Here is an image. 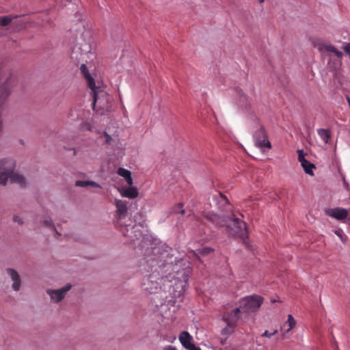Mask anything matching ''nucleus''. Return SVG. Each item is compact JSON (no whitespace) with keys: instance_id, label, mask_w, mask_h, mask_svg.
<instances>
[{"instance_id":"obj_1","label":"nucleus","mask_w":350,"mask_h":350,"mask_svg":"<svg viewBox=\"0 0 350 350\" xmlns=\"http://www.w3.org/2000/svg\"><path fill=\"white\" fill-rule=\"evenodd\" d=\"M178 264L175 265L166 264L159 270L152 271L148 276L145 277L142 284V290L147 293H157L162 288L164 291H170V288L176 286L183 289L187 284L191 273L189 267L180 270ZM180 290L179 292H181Z\"/></svg>"},{"instance_id":"obj_2","label":"nucleus","mask_w":350,"mask_h":350,"mask_svg":"<svg viewBox=\"0 0 350 350\" xmlns=\"http://www.w3.org/2000/svg\"><path fill=\"white\" fill-rule=\"evenodd\" d=\"M16 161L12 158L0 159V185L6 186L8 183L18 184L21 187L27 186L25 178L15 171Z\"/></svg>"},{"instance_id":"obj_3","label":"nucleus","mask_w":350,"mask_h":350,"mask_svg":"<svg viewBox=\"0 0 350 350\" xmlns=\"http://www.w3.org/2000/svg\"><path fill=\"white\" fill-rule=\"evenodd\" d=\"M93 92V109L100 115L111 110L113 98L104 90L95 85Z\"/></svg>"},{"instance_id":"obj_4","label":"nucleus","mask_w":350,"mask_h":350,"mask_svg":"<svg viewBox=\"0 0 350 350\" xmlns=\"http://www.w3.org/2000/svg\"><path fill=\"white\" fill-rule=\"evenodd\" d=\"M232 216V215L227 224L226 231L231 236L244 239L247 237V234L246 224L241 219L233 217Z\"/></svg>"},{"instance_id":"obj_5","label":"nucleus","mask_w":350,"mask_h":350,"mask_svg":"<svg viewBox=\"0 0 350 350\" xmlns=\"http://www.w3.org/2000/svg\"><path fill=\"white\" fill-rule=\"evenodd\" d=\"M231 215L232 214H217L210 211L203 213L204 217L217 228L226 227Z\"/></svg>"},{"instance_id":"obj_6","label":"nucleus","mask_w":350,"mask_h":350,"mask_svg":"<svg viewBox=\"0 0 350 350\" xmlns=\"http://www.w3.org/2000/svg\"><path fill=\"white\" fill-rule=\"evenodd\" d=\"M72 288V284H66L64 286L59 289H46V292L50 297L51 301L57 304L62 301L66 297V293Z\"/></svg>"},{"instance_id":"obj_7","label":"nucleus","mask_w":350,"mask_h":350,"mask_svg":"<svg viewBox=\"0 0 350 350\" xmlns=\"http://www.w3.org/2000/svg\"><path fill=\"white\" fill-rule=\"evenodd\" d=\"M262 302V298L258 295H252L244 299L241 310L245 312L256 311L260 308Z\"/></svg>"},{"instance_id":"obj_8","label":"nucleus","mask_w":350,"mask_h":350,"mask_svg":"<svg viewBox=\"0 0 350 350\" xmlns=\"http://www.w3.org/2000/svg\"><path fill=\"white\" fill-rule=\"evenodd\" d=\"M314 47L323 55L327 54L331 56L332 54L335 55L338 58L341 59L343 53L338 51L334 46L323 42H317Z\"/></svg>"},{"instance_id":"obj_9","label":"nucleus","mask_w":350,"mask_h":350,"mask_svg":"<svg viewBox=\"0 0 350 350\" xmlns=\"http://www.w3.org/2000/svg\"><path fill=\"white\" fill-rule=\"evenodd\" d=\"M254 138L256 146L259 148L267 147L271 148V145L267 139V135L263 126L260 125V128L256 131Z\"/></svg>"},{"instance_id":"obj_10","label":"nucleus","mask_w":350,"mask_h":350,"mask_svg":"<svg viewBox=\"0 0 350 350\" xmlns=\"http://www.w3.org/2000/svg\"><path fill=\"white\" fill-rule=\"evenodd\" d=\"M5 271L13 282L12 284V289L14 291H18L21 289L22 284V280L19 273L12 268H7Z\"/></svg>"},{"instance_id":"obj_11","label":"nucleus","mask_w":350,"mask_h":350,"mask_svg":"<svg viewBox=\"0 0 350 350\" xmlns=\"http://www.w3.org/2000/svg\"><path fill=\"white\" fill-rule=\"evenodd\" d=\"M241 312V308H237L232 310L229 313H225L223 315L222 319L226 324L230 326H235L237 322L239 319V313Z\"/></svg>"},{"instance_id":"obj_12","label":"nucleus","mask_w":350,"mask_h":350,"mask_svg":"<svg viewBox=\"0 0 350 350\" xmlns=\"http://www.w3.org/2000/svg\"><path fill=\"white\" fill-rule=\"evenodd\" d=\"M327 215L338 220H342L347 217V211L344 208H329L325 211Z\"/></svg>"},{"instance_id":"obj_13","label":"nucleus","mask_w":350,"mask_h":350,"mask_svg":"<svg viewBox=\"0 0 350 350\" xmlns=\"http://www.w3.org/2000/svg\"><path fill=\"white\" fill-rule=\"evenodd\" d=\"M215 198L217 202L219 208H220L221 211H227L228 210H230V202L226 198V196H224L223 193H219L218 195L215 197Z\"/></svg>"},{"instance_id":"obj_14","label":"nucleus","mask_w":350,"mask_h":350,"mask_svg":"<svg viewBox=\"0 0 350 350\" xmlns=\"http://www.w3.org/2000/svg\"><path fill=\"white\" fill-rule=\"evenodd\" d=\"M115 204L117 207V213L118 215V218L121 219L122 217H124L128 211V202L121 200H116Z\"/></svg>"},{"instance_id":"obj_15","label":"nucleus","mask_w":350,"mask_h":350,"mask_svg":"<svg viewBox=\"0 0 350 350\" xmlns=\"http://www.w3.org/2000/svg\"><path fill=\"white\" fill-rule=\"evenodd\" d=\"M192 336L187 331H183L180 334L179 340L181 345L187 349H189L191 346H193Z\"/></svg>"},{"instance_id":"obj_16","label":"nucleus","mask_w":350,"mask_h":350,"mask_svg":"<svg viewBox=\"0 0 350 350\" xmlns=\"http://www.w3.org/2000/svg\"><path fill=\"white\" fill-rule=\"evenodd\" d=\"M80 70L81 73L83 75L85 78L87 80L88 87L91 90H94L95 88V83L94 79L92 77V76L89 74L88 68L85 64H82L80 67Z\"/></svg>"},{"instance_id":"obj_17","label":"nucleus","mask_w":350,"mask_h":350,"mask_svg":"<svg viewBox=\"0 0 350 350\" xmlns=\"http://www.w3.org/2000/svg\"><path fill=\"white\" fill-rule=\"evenodd\" d=\"M120 192L123 197L129 198H135L138 196L137 188L132 187V185L127 188H122Z\"/></svg>"},{"instance_id":"obj_18","label":"nucleus","mask_w":350,"mask_h":350,"mask_svg":"<svg viewBox=\"0 0 350 350\" xmlns=\"http://www.w3.org/2000/svg\"><path fill=\"white\" fill-rule=\"evenodd\" d=\"M117 173L119 176L124 178L126 184L129 186H131L133 185V178L131 176V173L129 170L123 167H120L118 168Z\"/></svg>"},{"instance_id":"obj_19","label":"nucleus","mask_w":350,"mask_h":350,"mask_svg":"<svg viewBox=\"0 0 350 350\" xmlns=\"http://www.w3.org/2000/svg\"><path fill=\"white\" fill-rule=\"evenodd\" d=\"M54 223L52 220V219L49 216L44 217L40 221V225L38 226V228L40 227H47L50 229L54 228Z\"/></svg>"},{"instance_id":"obj_20","label":"nucleus","mask_w":350,"mask_h":350,"mask_svg":"<svg viewBox=\"0 0 350 350\" xmlns=\"http://www.w3.org/2000/svg\"><path fill=\"white\" fill-rule=\"evenodd\" d=\"M75 185L76 187H86L88 186L93 187H100V185L97 183L92 180H77Z\"/></svg>"},{"instance_id":"obj_21","label":"nucleus","mask_w":350,"mask_h":350,"mask_svg":"<svg viewBox=\"0 0 350 350\" xmlns=\"http://www.w3.org/2000/svg\"><path fill=\"white\" fill-rule=\"evenodd\" d=\"M317 133L325 143L327 144L329 142V140L331 138L329 130L325 129H317Z\"/></svg>"},{"instance_id":"obj_22","label":"nucleus","mask_w":350,"mask_h":350,"mask_svg":"<svg viewBox=\"0 0 350 350\" xmlns=\"http://www.w3.org/2000/svg\"><path fill=\"white\" fill-rule=\"evenodd\" d=\"M306 174L313 176L314 173L312 170L315 168V165L308 161H306V163L301 164Z\"/></svg>"},{"instance_id":"obj_23","label":"nucleus","mask_w":350,"mask_h":350,"mask_svg":"<svg viewBox=\"0 0 350 350\" xmlns=\"http://www.w3.org/2000/svg\"><path fill=\"white\" fill-rule=\"evenodd\" d=\"M17 18V16H0V26L5 27L8 25L14 18Z\"/></svg>"},{"instance_id":"obj_24","label":"nucleus","mask_w":350,"mask_h":350,"mask_svg":"<svg viewBox=\"0 0 350 350\" xmlns=\"http://www.w3.org/2000/svg\"><path fill=\"white\" fill-rule=\"evenodd\" d=\"M286 323L288 325V328L286 329V332H288L295 326L296 321L291 314H288V319Z\"/></svg>"},{"instance_id":"obj_25","label":"nucleus","mask_w":350,"mask_h":350,"mask_svg":"<svg viewBox=\"0 0 350 350\" xmlns=\"http://www.w3.org/2000/svg\"><path fill=\"white\" fill-rule=\"evenodd\" d=\"M298 154V160L300 162L301 164L302 163H306V159H305L306 154L304 153L303 150H297Z\"/></svg>"},{"instance_id":"obj_26","label":"nucleus","mask_w":350,"mask_h":350,"mask_svg":"<svg viewBox=\"0 0 350 350\" xmlns=\"http://www.w3.org/2000/svg\"><path fill=\"white\" fill-rule=\"evenodd\" d=\"M183 204L182 203L177 204L173 209L175 213H180L183 215L185 212V209L183 208Z\"/></svg>"},{"instance_id":"obj_27","label":"nucleus","mask_w":350,"mask_h":350,"mask_svg":"<svg viewBox=\"0 0 350 350\" xmlns=\"http://www.w3.org/2000/svg\"><path fill=\"white\" fill-rule=\"evenodd\" d=\"M12 220L14 222L17 223L18 225H23L24 224L23 218L18 215H14Z\"/></svg>"},{"instance_id":"obj_28","label":"nucleus","mask_w":350,"mask_h":350,"mask_svg":"<svg viewBox=\"0 0 350 350\" xmlns=\"http://www.w3.org/2000/svg\"><path fill=\"white\" fill-rule=\"evenodd\" d=\"M234 326H230V325H226V327L223 329L222 334H230L234 330Z\"/></svg>"},{"instance_id":"obj_29","label":"nucleus","mask_w":350,"mask_h":350,"mask_svg":"<svg viewBox=\"0 0 350 350\" xmlns=\"http://www.w3.org/2000/svg\"><path fill=\"white\" fill-rule=\"evenodd\" d=\"M213 250L211 247H204L199 250V253L202 255H207L212 252Z\"/></svg>"},{"instance_id":"obj_30","label":"nucleus","mask_w":350,"mask_h":350,"mask_svg":"<svg viewBox=\"0 0 350 350\" xmlns=\"http://www.w3.org/2000/svg\"><path fill=\"white\" fill-rule=\"evenodd\" d=\"M278 333V330L275 329L274 330L273 332L270 333L267 330H266L262 334V337H267V338H270L272 336L275 335V334Z\"/></svg>"},{"instance_id":"obj_31","label":"nucleus","mask_w":350,"mask_h":350,"mask_svg":"<svg viewBox=\"0 0 350 350\" xmlns=\"http://www.w3.org/2000/svg\"><path fill=\"white\" fill-rule=\"evenodd\" d=\"M344 51L350 56V42L346 43L343 46Z\"/></svg>"},{"instance_id":"obj_32","label":"nucleus","mask_w":350,"mask_h":350,"mask_svg":"<svg viewBox=\"0 0 350 350\" xmlns=\"http://www.w3.org/2000/svg\"><path fill=\"white\" fill-rule=\"evenodd\" d=\"M241 93V98H240V101H243V102H245V101H247L246 100V96H245V94L243 93H242V91L241 90H239V93ZM245 105H246V107H250V105L247 103V102H245Z\"/></svg>"},{"instance_id":"obj_33","label":"nucleus","mask_w":350,"mask_h":350,"mask_svg":"<svg viewBox=\"0 0 350 350\" xmlns=\"http://www.w3.org/2000/svg\"><path fill=\"white\" fill-rule=\"evenodd\" d=\"M163 350H176V348L175 347L168 345L163 348Z\"/></svg>"},{"instance_id":"obj_34","label":"nucleus","mask_w":350,"mask_h":350,"mask_svg":"<svg viewBox=\"0 0 350 350\" xmlns=\"http://www.w3.org/2000/svg\"><path fill=\"white\" fill-rule=\"evenodd\" d=\"M105 137H106V142L109 144L111 140V136L109 135L108 134H107L106 133H105Z\"/></svg>"},{"instance_id":"obj_35","label":"nucleus","mask_w":350,"mask_h":350,"mask_svg":"<svg viewBox=\"0 0 350 350\" xmlns=\"http://www.w3.org/2000/svg\"><path fill=\"white\" fill-rule=\"evenodd\" d=\"M51 230H52L53 231H54V232L55 233V234H56L57 236H58V237L61 236V233H60V232H59L57 231V230L56 229V228H55V226H54V228H52Z\"/></svg>"},{"instance_id":"obj_36","label":"nucleus","mask_w":350,"mask_h":350,"mask_svg":"<svg viewBox=\"0 0 350 350\" xmlns=\"http://www.w3.org/2000/svg\"><path fill=\"white\" fill-rule=\"evenodd\" d=\"M189 350H201L200 347H196L195 345L191 346Z\"/></svg>"},{"instance_id":"obj_37","label":"nucleus","mask_w":350,"mask_h":350,"mask_svg":"<svg viewBox=\"0 0 350 350\" xmlns=\"http://www.w3.org/2000/svg\"><path fill=\"white\" fill-rule=\"evenodd\" d=\"M333 347L335 349V350H339L338 349V344L336 342H334V344H333Z\"/></svg>"},{"instance_id":"obj_38","label":"nucleus","mask_w":350,"mask_h":350,"mask_svg":"<svg viewBox=\"0 0 350 350\" xmlns=\"http://www.w3.org/2000/svg\"><path fill=\"white\" fill-rule=\"evenodd\" d=\"M336 234L341 237L340 232L339 231H336Z\"/></svg>"},{"instance_id":"obj_39","label":"nucleus","mask_w":350,"mask_h":350,"mask_svg":"<svg viewBox=\"0 0 350 350\" xmlns=\"http://www.w3.org/2000/svg\"><path fill=\"white\" fill-rule=\"evenodd\" d=\"M260 3H263L265 0H258Z\"/></svg>"},{"instance_id":"obj_40","label":"nucleus","mask_w":350,"mask_h":350,"mask_svg":"<svg viewBox=\"0 0 350 350\" xmlns=\"http://www.w3.org/2000/svg\"><path fill=\"white\" fill-rule=\"evenodd\" d=\"M182 262H183V260H181L180 261H178V263L182 264Z\"/></svg>"}]
</instances>
